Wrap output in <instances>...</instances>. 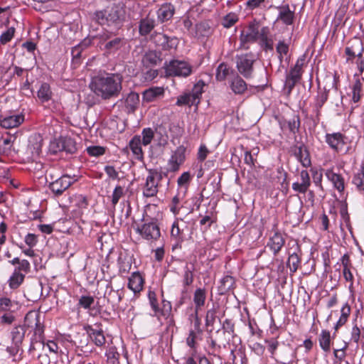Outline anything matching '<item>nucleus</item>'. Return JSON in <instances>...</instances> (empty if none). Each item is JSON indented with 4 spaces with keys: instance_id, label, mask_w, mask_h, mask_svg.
<instances>
[{
    "instance_id": "nucleus-23",
    "label": "nucleus",
    "mask_w": 364,
    "mask_h": 364,
    "mask_svg": "<svg viewBox=\"0 0 364 364\" xmlns=\"http://www.w3.org/2000/svg\"><path fill=\"white\" fill-rule=\"evenodd\" d=\"M164 95V89L161 87H152L145 90L142 93L143 101L151 102Z\"/></svg>"
},
{
    "instance_id": "nucleus-9",
    "label": "nucleus",
    "mask_w": 364,
    "mask_h": 364,
    "mask_svg": "<svg viewBox=\"0 0 364 364\" xmlns=\"http://www.w3.org/2000/svg\"><path fill=\"white\" fill-rule=\"evenodd\" d=\"M77 181L76 176H70L65 174L50 183L49 188L55 196H59Z\"/></svg>"
},
{
    "instance_id": "nucleus-41",
    "label": "nucleus",
    "mask_w": 364,
    "mask_h": 364,
    "mask_svg": "<svg viewBox=\"0 0 364 364\" xmlns=\"http://www.w3.org/2000/svg\"><path fill=\"white\" fill-rule=\"evenodd\" d=\"M107 361L108 364H119V353L116 347L110 346L106 353Z\"/></svg>"
},
{
    "instance_id": "nucleus-56",
    "label": "nucleus",
    "mask_w": 364,
    "mask_h": 364,
    "mask_svg": "<svg viewBox=\"0 0 364 364\" xmlns=\"http://www.w3.org/2000/svg\"><path fill=\"white\" fill-rule=\"evenodd\" d=\"M123 195V188L120 186H116L112 195V203L114 206H115L117 204L119 200Z\"/></svg>"
},
{
    "instance_id": "nucleus-55",
    "label": "nucleus",
    "mask_w": 364,
    "mask_h": 364,
    "mask_svg": "<svg viewBox=\"0 0 364 364\" xmlns=\"http://www.w3.org/2000/svg\"><path fill=\"white\" fill-rule=\"evenodd\" d=\"M288 127L289 131L293 134H295L299 131L300 127V119L298 115L294 116L291 119L289 120Z\"/></svg>"
},
{
    "instance_id": "nucleus-26",
    "label": "nucleus",
    "mask_w": 364,
    "mask_h": 364,
    "mask_svg": "<svg viewBox=\"0 0 364 364\" xmlns=\"http://www.w3.org/2000/svg\"><path fill=\"white\" fill-rule=\"evenodd\" d=\"M141 139L140 136H134L129 141V148L133 154L138 160H141L144 158V153L141 148Z\"/></svg>"
},
{
    "instance_id": "nucleus-36",
    "label": "nucleus",
    "mask_w": 364,
    "mask_h": 364,
    "mask_svg": "<svg viewBox=\"0 0 364 364\" xmlns=\"http://www.w3.org/2000/svg\"><path fill=\"white\" fill-rule=\"evenodd\" d=\"M230 72L231 69L227 64L224 63H220L216 69V80L218 81H224L230 74Z\"/></svg>"
},
{
    "instance_id": "nucleus-45",
    "label": "nucleus",
    "mask_w": 364,
    "mask_h": 364,
    "mask_svg": "<svg viewBox=\"0 0 364 364\" xmlns=\"http://www.w3.org/2000/svg\"><path fill=\"white\" fill-rule=\"evenodd\" d=\"M362 95V84L359 80H357L352 87V100L358 102Z\"/></svg>"
},
{
    "instance_id": "nucleus-18",
    "label": "nucleus",
    "mask_w": 364,
    "mask_h": 364,
    "mask_svg": "<svg viewBox=\"0 0 364 364\" xmlns=\"http://www.w3.org/2000/svg\"><path fill=\"white\" fill-rule=\"evenodd\" d=\"M144 279L139 272H134L129 278L128 288L134 294L139 293L144 287Z\"/></svg>"
},
{
    "instance_id": "nucleus-27",
    "label": "nucleus",
    "mask_w": 364,
    "mask_h": 364,
    "mask_svg": "<svg viewBox=\"0 0 364 364\" xmlns=\"http://www.w3.org/2000/svg\"><path fill=\"white\" fill-rule=\"evenodd\" d=\"M230 87L236 95H242L247 89L245 81L239 75L235 76L230 82Z\"/></svg>"
},
{
    "instance_id": "nucleus-62",
    "label": "nucleus",
    "mask_w": 364,
    "mask_h": 364,
    "mask_svg": "<svg viewBox=\"0 0 364 364\" xmlns=\"http://www.w3.org/2000/svg\"><path fill=\"white\" fill-rule=\"evenodd\" d=\"M193 282V270L186 267L183 274V284L185 286H190Z\"/></svg>"
},
{
    "instance_id": "nucleus-58",
    "label": "nucleus",
    "mask_w": 364,
    "mask_h": 364,
    "mask_svg": "<svg viewBox=\"0 0 364 364\" xmlns=\"http://www.w3.org/2000/svg\"><path fill=\"white\" fill-rule=\"evenodd\" d=\"M191 180V173L188 171L183 172L177 179L178 186L187 187Z\"/></svg>"
},
{
    "instance_id": "nucleus-40",
    "label": "nucleus",
    "mask_w": 364,
    "mask_h": 364,
    "mask_svg": "<svg viewBox=\"0 0 364 364\" xmlns=\"http://www.w3.org/2000/svg\"><path fill=\"white\" fill-rule=\"evenodd\" d=\"M353 183L360 191H364V163L362 164L360 171L353 178Z\"/></svg>"
},
{
    "instance_id": "nucleus-37",
    "label": "nucleus",
    "mask_w": 364,
    "mask_h": 364,
    "mask_svg": "<svg viewBox=\"0 0 364 364\" xmlns=\"http://www.w3.org/2000/svg\"><path fill=\"white\" fill-rule=\"evenodd\" d=\"M154 27V21L150 18L141 20L139 24V33L142 36L149 33Z\"/></svg>"
},
{
    "instance_id": "nucleus-44",
    "label": "nucleus",
    "mask_w": 364,
    "mask_h": 364,
    "mask_svg": "<svg viewBox=\"0 0 364 364\" xmlns=\"http://www.w3.org/2000/svg\"><path fill=\"white\" fill-rule=\"evenodd\" d=\"M238 16L235 13H229L225 16L222 20V25L225 28L232 27L236 22L238 21Z\"/></svg>"
},
{
    "instance_id": "nucleus-34",
    "label": "nucleus",
    "mask_w": 364,
    "mask_h": 364,
    "mask_svg": "<svg viewBox=\"0 0 364 364\" xmlns=\"http://www.w3.org/2000/svg\"><path fill=\"white\" fill-rule=\"evenodd\" d=\"M37 95L42 102H48L50 100L52 97V91L50 90V85L46 82L42 83L39 90H38Z\"/></svg>"
},
{
    "instance_id": "nucleus-7",
    "label": "nucleus",
    "mask_w": 364,
    "mask_h": 364,
    "mask_svg": "<svg viewBox=\"0 0 364 364\" xmlns=\"http://www.w3.org/2000/svg\"><path fill=\"white\" fill-rule=\"evenodd\" d=\"M304 60L299 58L296 64L291 68L289 73L286 76L284 87L287 90V93L290 94L297 82H299L302 75V67Z\"/></svg>"
},
{
    "instance_id": "nucleus-5",
    "label": "nucleus",
    "mask_w": 364,
    "mask_h": 364,
    "mask_svg": "<svg viewBox=\"0 0 364 364\" xmlns=\"http://www.w3.org/2000/svg\"><path fill=\"white\" fill-rule=\"evenodd\" d=\"M151 38L156 47L166 51L175 50L179 43L176 37H170L163 33L155 32Z\"/></svg>"
},
{
    "instance_id": "nucleus-14",
    "label": "nucleus",
    "mask_w": 364,
    "mask_h": 364,
    "mask_svg": "<svg viewBox=\"0 0 364 364\" xmlns=\"http://www.w3.org/2000/svg\"><path fill=\"white\" fill-rule=\"evenodd\" d=\"M95 328L92 326H87L85 327L88 336L91 341L97 346H102L106 341V338L104 334V331L101 328V324H95Z\"/></svg>"
},
{
    "instance_id": "nucleus-20",
    "label": "nucleus",
    "mask_w": 364,
    "mask_h": 364,
    "mask_svg": "<svg viewBox=\"0 0 364 364\" xmlns=\"http://www.w3.org/2000/svg\"><path fill=\"white\" fill-rule=\"evenodd\" d=\"M24 121V116L22 114L11 115L0 119V124L5 129L17 127Z\"/></svg>"
},
{
    "instance_id": "nucleus-11",
    "label": "nucleus",
    "mask_w": 364,
    "mask_h": 364,
    "mask_svg": "<svg viewBox=\"0 0 364 364\" xmlns=\"http://www.w3.org/2000/svg\"><path fill=\"white\" fill-rule=\"evenodd\" d=\"M259 37V24L257 23H251L249 24L246 31H242L240 41V48L247 49V46L250 43L255 42Z\"/></svg>"
},
{
    "instance_id": "nucleus-64",
    "label": "nucleus",
    "mask_w": 364,
    "mask_h": 364,
    "mask_svg": "<svg viewBox=\"0 0 364 364\" xmlns=\"http://www.w3.org/2000/svg\"><path fill=\"white\" fill-rule=\"evenodd\" d=\"M14 32H15L14 28L11 27V28H8L6 31L4 32L1 34V36L0 37L1 42L2 43H6L9 41H10L14 35Z\"/></svg>"
},
{
    "instance_id": "nucleus-28",
    "label": "nucleus",
    "mask_w": 364,
    "mask_h": 364,
    "mask_svg": "<svg viewBox=\"0 0 364 364\" xmlns=\"http://www.w3.org/2000/svg\"><path fill=\"white\" fill-rule=\"evenodd\" d=\"M328 97V92L326 90H320L318 92L314 104V111L317 117L320 114V109L327 101Z\"/></svg>"
},
{
    "instance_id": "nucleus-49",
    "label": "nucleus",
    "mask_w": 364,
    "mask_h": 364,
    "mask_svg": "<svg viewBox=\"0 0 364 364\" xmlns=\"http://www.w3.org/2000/svg\"><path fill=\"white\" fill-rule=\"evenodd\" d=\"M73 202L75 203V206L80 209H85L88 205L87 198L81 194L75 195L73 197Z\"/></svg>"
},
{
    "instance_id": "nucleus-39",
    "label": "nucleus",
    "mask_w": 364,
    "mask_h": 364,
    "mask_svg": "<svg viewBox=\"0 0 364 364\" xmlns=\"http://www.w3.org/2000/svg\"><path fill=\"white\" fill-rule=\"evenodd\" d=\"M300 263L301 259L296 252L289 255L287 260V266L289 267L290 272L293 273L296 272Z\"/></svg>"
},
{
    "instance_id": "nucleus-3",
    "label": "nucleus",
    "mask_w": 364,
    "mask_h": 364,
    "mask_svg": "<svg viewBox=\"0 0 364 364\" xmlns=\"http://www.w3.org/2000/svg\"><path fill=\"white\" fill-rule=\"evenodd\" d=\"M148 173L143 195L146 198H150L156 196L159 183L162 179V173L156 169H149Z\"/></svg>"
},
{
    "instance_id": "nucleus-47",
    "label": "nucleus",
    "mask_w": 364,
    "mask_h": 364,
    "mask_svg": "<svg viewBox=\"0 0 364 364\" xmlns=\"http://www.w3.org/2000/svg\"><path fill=\"white\" fill-rule=\"evenodd\" d=\"M148 299L149 304L153 311L154 312V315L158 316L159 311V305L156 293L154 291H149Z\"/></svg>"
},
{
    "instance_id": "nucleus-32",
    "label": "nucleus",
    "mask_w": 364,
    "mask_h": 364,
    "mask_svg": "<svg viewBox=\"0 0 364 364\" xmlns=\"http://www.w3.org/2000/svg\"><path fill=\"white\" fill-rule=\"evenodd\" d=\"M319 346L324 352H329L331 350V333L327 330H322L318 336Z\"/></svg>"
},
{
    "instance_id": "nucleus-21",
    "label": "nucleus",
    "mask_w": 364,
    "mask_h": 364,
    "mask_svg": "<svg viewBox=\"0 0 364 364\" xmlns=\"http://www.w3.org/2000/svg\"><path fill=\"white\" fill-rule=\"evenodd\" d=\"M327 178L333 183V186L340 192H343L345 189V183L343 177L333 171V170L328 169L326 171Z\"/></svg>"
},
{
    "instance_id": "nucleus-35",
    "label": "nucleus",
    "mask_w": 364,
    "mask_h": 364,
    "mask_svg": "<svg viewBox=\"0 0 364 364\" xmlns=\"http://www.w3.org/2000/svg\"><path fill=\"white\" fill-rule=\"evenodd\" d=\"M24 278L25 274L14 269L8 282L9 287L13 289H17L23 283Z\"/></svg>"
},
{
    "instance_id": "nucleus-57",
    "label": "nucleus",
    "mask_w": 364,
    "mask_h": 364,
    "mask_svg": "<svg viewBox=\"0 0 364 364\" xmlns=\"http://www.w3.org/2000/svg\"><path fill=\"white\" fill-rule=\"evenodd\" d=\"M353 267L343 268V275L345 280L349 282V289H351L353 287L354 277L351 272Z\"/></svg>"
},
{
    "instance_id": "nucleus-53",
    "label": "nucleus",
    "mask_w": 364,
    "mask_h": 364,
    "mask_svg": "<svg viewBox=\"0 0 364 364\" xmlns=\"http://www.w3.org/2000/svg\"><path fill=\"white\" fill-rule=\"evenodd\" d=\"M86 150L87 154L92 156H100L105 153V148L100 146H90Z\"/></svg>"
},
{
    "instance_id": "nucleus-8",
    "label": "nucleus",
    "mask_w": 364,
    "mask_h": 364,
    "mask_svg": "<svg viewBox=\"0 0 364 364\" xmlns=\"http://www.w3.org/2000/svg\"><path fill=\"white\" fill-rule=\"evenodd\" d=\"M186 148L183 145L178 146L171 154L167 162V171L176 172L186 160Z\"/></svg>"
},
{
    "instance_id": "nucleus-51",
    "label": "nucleus",
    "mask_w": 364,
    "mask_h": 364,
    "mask_svg": "<svg viewBox=\"0 0 364 364\" xmlns=\"http://www.w3.org/2000/svg\"><path fill=\"white\" fill-rule=\"evenodd\" d=\"M15 306L14 301L7 297L0 298V311H10Z\"/></svg>"
},
{
    "instance_id": "nucleus-19",
    "label": "nucleus",
    "mask_w": 364,
    "mask_h": 364,
    "mask_svg": "<svg viewBox=\"0 0 364 364\" xmlns=\"http://www.w3.org/2000/svg\"><path fill=\"white\" fill-rule=\"evenodd\" d=\"M175 13V8L173 5L170 3H165L162 4L157 10V18L161 22L167 21L173 17Z\"/></svg>"
},
{
    "instance_id": "nucleus-2",
    "label": "nucleus",
    "mask_w": 364,
    "mask_h": 364,
    "mask_svg": "<svg viewBox=\"0 0 364 364\" xmlns=\"http://www.w3.org/2000/svg\"><path fill=\"white\" fill-rule=\"evenodd\" d=\"M347 55V62L353 61L355 58L356 64L360 73L364 71V47L363 41L358 38H353L349 41L345 48Z\"/></svg>"
},
{
    "instance_id": "nucleus-6",
    "label": "nucleus",
    "mask_w": 364,
    "mask_h": 364,
    "mask_svg": "<svg viewBox=\"0 0 364 364\" xmlns=\"http://www.w3.org/2000/svg\"><path fill=\"white\" fill-rule=\"evenodd\" d=\"M255 58L252 54L246 53L236 56V66L238 72L245 78H251L253 73V63Z\"/></svg>"
},
{
    "instance_id": "nucleus-22",
    "label": "nucleus",
    "mask_w": 364,
    "mask_h": 364,
    "mask_svg": "<svg viewBox=\"0 0 364 364\" xmlns=\"http://www.w3.org/2000/svg\"><path fill=\"white\" fill-rule=\"evenodd\" d=\"M108 25L117 23L123 17L124 12L118 5H113L106 9Z\"/></svg>"
},
{
    "instance_id": "nucleus-38",
    "label": "nucleus",
    "mask_w": 364,
    "mask_h": 364,
    "mask_svg": "<svg viewBox=\"0 0 364 364\" xmlns=\"http://www.w3.org/2000/svg\"><path fill=\"white\" fill-rule=\"evenodd\" d=\"M40 318V314L35 311H31L28 312L24 318L25 326L28 328H33L36 326L38 319Z\"/></svg>"
},
{
    "instance_id": "nucleus-10",
    "label": "nucleus",
    "mask_w": 364,
    "mask_h": 364,
    "mask_svg": "<svg viewBox=\"0 0 364 364\" xmlns=\"http://www.w3.org/2000/svg\"><path fill=\"white\" fill-rule=\"evenodd\" d=\"M136 232H138L144 240L156 241L161 237L159 227L155 222L144 223L137 227Z\"/></svg>"
},
{
    "instance_id": "nucleus-54",
    "label": "nucleus",
    "mask_w": 364,
    "mask_h": 364,
    "mask_svg": "<svg viewBox=\"0 0 364 364\" xmlns=\"http://www.w3.org/2000/svg\"><path fill=\"white\" fill-rule=\"evenodd\" d=\"M94 298L91 296H82L79 299L78 305L85 309H88L94 304Z\"/></svg>"
},
{
    "instance_id": "nucleus-42",
    "label": "nucleus",
    "mask_w": 364,
    "mask_h": 364,
    "mask_svg": "<svg viewBox=\"0 0 364 364\" xmlns=\"http://www.w3.org/2000/svg\"><path fill=\"white\" fill-rule=\"evenodd\" d=\"M119 272L121 274H127L132 268L130 258L119 257L118 259Z\"/></svg>"
},
{
    "instance_id": "nucleus-1",
    "label": "nucleus",
    "mask_w": 364,
    "mask_h": 364,
    "mask_svg": "<svg viewBox=\"0 0 364 364\" xmlns=\"http://www.w3.org/2000/svg\"><path fill=\"white\" fill-rule=\"evenodd\" d=\"M123 77L119 73H105L92 78L91 90L104 100L119 96L122 90Z\"/></svg>"
},
{
    "instance_id": "nucleus-61",
    "label": "nucleus",
    "mask_w": 364,
    "mask_h": 364,
    "mask_svg": "<svg viewBox=\"0 0 364 364\" xmlns=\"http://www.w3.org/2000/svg\"><path fill=\"white\" fill-rule=\"evenodd\" d=\"M184 364H211V363L205 356L199 357L198 360H196L193 357H188L186 358Z\"/></svg>"
},
{
    "instance_id": "nucleus-12",
    "label": "nucleus",
    "mask_w": 364,
    "mask_h": 364,
    "mask_svg": "<svg viewBox=\"0 0 364 364\" xmlns=\"http://www.w3.org/2000/svg\"><path fill=\"white\" fill-rule=\"evenodd\" d=\"M273 234L269 235L267 247H268L273 253L277 255L285 244V238L283 235L277 230V225H274Z\"/></svg>"
},
{
    "instance_id": "nucleus-30",
    "label": "nucleus",
    "mask_w": 364,
    "mask_h": 364,
    "mask_svg": "<svg viewBox=\"0 0 364 364\" xmlns=\"http://www.w3.org/2000/svg\"><path fill=\"white\" fill-rule=\"evenodd\" d=\"M351 309L350 305L348 303H346L343 304L341 309V316L338 318V321L336 322L334 329L336 331H338V328H340L341 326L345 325L346 322L348 321V317L350 314Z\"/></svg>"
},
{
    "instance_id": "nucleus-63",
    "label": "nucleus",
    "mask_w": 364,
    "mask_h": 364,
    "mask_svg": "<svg viewBox=\"0 0 364 364\" xmlns=\"http://www.w3.org/2000/svg\"><path fill=\"white\" fill-rule=\"evenodd\" d=\"M216 313H217V311L214 308L209 309L207 311L206 316H205L206 326H213V324L215 321V319H216Z\"/></svg>"
},
{
    "instance_id": "nucleus-50",
    "label": "nucleus",
    "mask_w": 364,
    "mask_h": 364,
    "mask_svg": "<svg viewBox=\"0 0 364 364\" xmlns=\"http://www.w3.org/2000/svg\"><path fill=\"white\" fill-rule=\"evenodd\" d=\"M277 52L279 54V59L280 63L282 62L284 55H287L289 52V44L284 41H281L277 46Z\"/></svg>"
},
{
    "instance_id": "nucleus-46",
    "label": "nucleus",
    "mask_w": 364,
    "mask_h": 364,
    "mask_svg": "<svg viewBox=\"0 0 364 364\" xmlns=\"http://www.w3.org/2000/svg\"><path fill=\"white\" fill-rule=\"evenodd\" d=\"M123 44V40L122 38L119 37L114 38L112 40H110L108 41L105 46V48L109 52L117 50L119 49Z\"/></svg>"
},
{
    "instance_id": "nucleus-59",
    "label": "nucleus",
    "mask_w": 364,
    "mask_h": 364,
    "mask_svg": "<svg viewBox=\"0 0 364 364\" xmlns=\"http://www.w3.org/2000/svg\"><path fill=\"white\" fill-rule=\"evenodd\" d=\"M181 202V200L178 197V196H175L171 200V203L169 205L170 210L175 215H178L181 210V206L179 205Z\"/></svg>"
},
{
    "instance_id": "nucleus-4",
    "label": "nucleus",
    "mask_w": 364,
    "mask_h": 364,
    "mask_svg": "<svg viewBox=\"0 0 364 364\" xmlns=\"http://www.w3.org/2000/svg\"><path fill=\"white\" fill-rule=\"evenodd\" d=\"M166 75L188 77L192 73L191 65L186 61L173 60L165 66Z\"/></svg>"
},
{
    "instance_id": "nucleus-52",
    "label": "nucleus",
    "mask_w": 364,
    "mask_h": 364,
    "mask_svg": "<svg viewBox=\"0 0 364 364\" xmlns=\"http://www.w3.org/2000/svg\"><path fill=\"white\" fill-rule=\"evenodd\" d=\"M172 310V306L170 301L165 299H162V306L159 307V311L158 316H162L167 317L171 314Z\"/></svg>"
},
{
    "instance_id": "nucleus-31",
    "label": "nucleus",
    "mask_w": 364,
    "mask_h": 364,
    "mask_svg": "<svg viewBox=\"0 0 364 364\" xmlns=\"http://www.w3.org/2000/svg\"><path fill=\"white\" fill-rule=\"evenodd\" d=\"M26 331L22 326H15L11 331V340L16 347H18L25 336Z\"/></svg>"
},
{
    "instance_id": "nucleus-13",
    "label": "nucleus",
    "mask_w": 364,
    "mask_h": 364,
    "mask_svg": "<svg viewBox=\"0 0 364 364\" xmlns=\"http://www.w3.org/2000/svg\"><path fill=\"white\" fill-rule=\"evenodd\" d=\"M117 103L123 107L125 112L128 114L133 113L139 105V96L136 92H131L120 99Z\"/></svg>"
},
{
    "instance_id": "nucleus-43",
    "label": "nucleus",
    "mask_w": 364,
    "mask_h": 364,
    "mask_svg": "<svg viewBox=\"0 0 364 364\" xmlns=\"http://www.w3.org/2000/svg\"><path fill=\"white\" fill-rule=\"evenodd\" d=\"M171 237L174 239L177 243L183 241L182 230L178 225V219H176L172 224Z\"/></svg>"
},
{
    "instance_id": "nucleus-25",
    "label": "nucleus",
    "mask_w": 364,
    "mask_h": 364,
    "mask_svg": "<svg viewBox=\"0 0 364 364\" xmlns=\"http://www.w3.org/2000/svg\"><path fill=\"white\" fill-rule=\"evenodd\" d=\"M162 61L161 53L155 50H149L143 56L142 63L146 67H152Z\"/></svg>"
},
{
    "instance_id": "nucleus-24",
    "label": "nucleus",
    "mask_w": 364,
    "mask_h": 364,
    "mask_svg": "<svg viewBox=\"0 0 364 364\" xmlns=\"http://www.w3.org/2000/svg\"><path fill=\"white\" fill-rule=\"evenodd\" d=\"M206 290L203 288H198L193 293V303L195 305L196 314L204 306L206 301Z\"/></svg>"
},
{
    "instance_id": "nucleus-33",
    "label": "nucleus",
    "mask_w": 364,
    "mask_h": 364,
    "mask_svg": "<svg viewBox=\"0 0 364 364\" xmlns=\"http://www.w3.org/2000/svg\"><path fill=\"white\" fill-rule=\"evenodd\" d=\"M235 285V279L234 277L226 275L223 277L220 280V284L218 287L219 291L220 294H225L228 291L232 289Z\"/></svg>"
},
{
    "instance_id": "nucleus-48",
    "label": "nucleus",
    "mask_w": 364,
    "mask_h": 364,
    "mask_svg": "<svg viewBox=\"0 0 364 364\" xmlns=\"http://www.w3.org/2000/svg\"><path fill=\"white\" fill-rule=\"evenodd\" d=\"M141 135L142 144L144 146H147L151 142L154 136V132L151 128H145L142 130Z\"/></svg>"
},
{
    "instance_id": "nucleus-15",
    "label": "nucleus",
    "mask_w": 364,
    "mask_h": 364,
    "mask_svg": "<svg viewBox=\"0 0 364 364\" xmlns=\"http://www.w3.org/2000/svg\"><path fill=\"white\" fill-rule=\"evenodd\" d=\"M325 141L331 149L336 152L341 151L346 144L345 136L340 132L326 134Z\"/></svg>"
},
{
    "instance_id": "nucleus-60",
    "label": "nucleus",
    "mask_w": 364,
    "mask_h": 364,
    "mask_svg": "<svg viewBox=\"0 0 364 364\" xmlns=\"http://www.w3.org/2000/svg\"><path fill=\"white\" fill-rule=\"evenodd\" d=\"M95 18L101 25H108L106 9L97 11L95 13Z\"/></svg>"
},
{
    "instance_id": "nucleus-16",
    "label": "nucleus",
    "mask_w": 364,
    "mask_h": 364,
    "mask_svg": "<svg viewBox=\"0 0 364 364\" xmlns=\"http://www.w3.org/2000/svg\"><path fill=\"white\" fill-rule=\"evenodd\" d=\"M301 182L292 183V189L300 193H305L311 186L310 176L306 170L300 172Z\"/></svg>"
},
{
    "instance_id": "nucleus-17",
    "label": "nucleus",
    "mask_w": 364,
    "mask_h": 364,
    "mask_svg": "<svg viewBox=\"0 0 364 364\" xmlns=\"http://www.w3.org/2000/svg\"><path fill=\"white\" fill-rule=\"evenodd\" d=\"M294 156L304 167L308 168L311 166L310 154L304 144L294 146Z\"/></svg>"
},
{
    "instance_id": "nucleus-29",
    "label": "nucleus",
    "mask_w": 364,
    "mask_h": 364,
    "mask_svg": "<svg viewBox=\"0 0 364 364\" xmlns=\"http://www.w3.org/2000/svg\"><path fill=\"white\" fill-rule=\"evenodd\" d=\"M294 14L288 5L279 8L278 20H281L286 25H291L294 21Z\"/></svg>"
}]
</instances>
